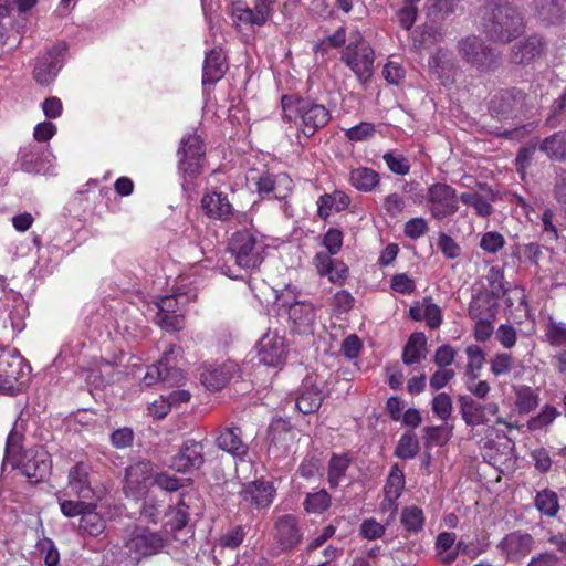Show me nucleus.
Here are the masks:
<instances>
[{
  "instance_id": "nucleus-1",
  "label": "nucleus",
  "mask_w": 566,
  "mask_h": 566,
  "mask_svg": "<svg viewBox=\"0 0 566 566\" xmlns=\"http://www.w3.org/2000/svg\"><path fill=\"white\" fill-rule=\"evenodd\" d=\"M282 120L293 126L298 140H308L332 120V112L324 104L298 93L281 96Z\"/></svg>"
},
{
  "instance_id": "nucleus-2",
  "label": "nucleus",
  "mask_w": 566,
  "mask_h": 566,
  "mask_svg": "<svg viewBox=\"0 0 566 566\" xmlns=\"http://www.w3.org/2000/svg\"><path fill=\"white\" fill-rule=\"evenodd\" d=\"M483 29L491 40L507 43L523 32L524 19L511 4H496L483 18Z\"/></svg>"
},
{
  "instance_id": "nucleus-3",
  "label": "nucleus",
  "mask_w": 566,
  "mask_h": 566,
  "mask_svg": "<svg viewBox=\"0 0 566 566\" xmlns=\"http://www.w3.org/2000/svg\"><path fill=\"white\" fill-rule=\"evenodd\" d=\"M166 546L167 537L147 526L135 524L125 531L123 547L136 564L163 553Z\"/></svg>"
},
{
  "instance_id": "nucleus-4",
  "label": "nucleus",
  "mask_w": 566,
  "mask_h": 566,
  "mask_svg": "<svg viewBox=\"0 0 566 566\" xmlns=\"http://www.w3.org/2000/svg\"><path fill=\"white\" fill-rule=\"evenodd\" d=\"M340 61L360 81H367L373 75L375 52L360 31L350 33L348 44L340 52Z\"/></svg>"
},
{
  "instance_id": "nucleus-5",
  "label": "nucleus",
  "mask_w": 566,
  "mask_h": 566,
  "mask_svg": "<svg viewBox=\"0 0 566 566\" xmlns=\"http://www.w3.org/2000/svg\"><path fill=\"white\" fill-rule=\"evenodd\" d=\"M228 250L235 264L244 270L258 269L264 261L265 245L249 230L235 231L229 240Z\"/></svg>"
},
{
  "instance_id": "nucleus-6",
  "label": "nucleus",
  "mask_w": 566,
  "mask_h": 566,
  "mask_svg": "<svg viewBox=\"0 0 566 566\" xmlns=\"http://www.w3.org/2000/svg\"><path fill=\"white\" fill-rule=\"evenodd\" d=\"M459 53L463 61L481 73L494 72L501 65V53L475 35L459 42Z\"/></svg>"
},
{
  "instance_id": "nucleus-7",
  "label": "nucleus",
  "mask_w": 566,
  "mask_h": 566,
  "mask_svg": "<svg viewBox=\"0 0 566 566\" xmlns=\"http://www.w3.org/2000/svg\"><path fill=\"white\" fill-rule=\"evenodd\" d=\"M424 201L431 218L443 220L458 212L460 196L451 185L434 182L428 187Z\"/></svg>"
},
{
  "instance_id": "nucleus-8",
  "label": "nucleus",
  "mask_w": 566,
  "mask_h": 566,
  "mask_svg": "<svg viewBox=\"0 0 566 566\" xmlns=\"http://www.w3.org/2000/svg\"><path fill=\"white\" fill-rule=\"evenodd\" d=\"M29 368L17 350L0 348V392L13 395L19 391Z\"/></svg>"
},
{
  "instance_id": "nucleus-9",
  "label": "nucleus",
  "mask_w": 566,
  "mask_h": 566,
  "mask_svg": "<svg viewBox=\"0 0 566 566\" xmlns=\"http://www.w3.org/2000/svg\"><path fill=\"white\" fill-rule=\"evenodd\" d=\"M178 169L189 178L202 174L206 161V145L197 133L184 136L178 148Z\"/></svg>"
},
{
  "instance_id": "nucleus-10",
  "label": "nucleus",
  "mask_w": 566,
  "mask_h": 566,
  "mask_svg": "<svg viewBox=\"0 0 566 566\" xmlns=\"http://www.w3.org/2000/svg\"><path fill=\"white\" fill-rule=\"evenodd\" d=\"M304 530L301 518L294 514L277 517L273 526V539L280 553H291L303 542Z\"/></svg>"
},
{
  "instance_id": "nucleus-11",
  "label": "nucleus",
  "mask_w": 566,
  "mask_h": 566,
  "mask_svg": "<svg viewBox=\"0 0 566 566\" xmlns=\"http://www.w3.org/2000/svg\"><path fill=\"white\" fill-rule=\"evenodd\" d=\"M175 345H169L163 354V357L156 363L147 367L143 377V384L146 387L156 384H164L167 387L178 386L185 379L184 373L176 365L170 363V356L175 353Z\"/></svg>"
},
{
  "instance_id": "nucleus-12",
  "label": "nucleus",
  "mask_w": 566,
  "mask_h": 566,
  "mask_svg": "<svg viewBox=\"0 0 566 566\" xmlns=\"http://www.w3.org/2000/svg\"><path fill=\"white\" fill-rule=\"evenodd\" d=\"M535 547L534 537L524 531H513L504 535L496 544L499 555L506 562H522Z\"/></svg>"
},
{
  "instance_id": "nucleus-13",
  "label": "nucleus",
  "mask_w": 566,
  "mask_h": 566,
  "mask_svg": "<svg viewBox=\"0 0 566 566\" xmlns=\"http://www.w3.org/2000/svg\"><path fill=\"white\" fill-rule=\"evenodd\" d=\"M17 467L32 483H39L51 473V455L44 447L35 446L23 453Z\"/></svg>"
},
{
  "instance_id": "nucleus-14",
  "label": "nucleus",
  "mask_w": 566,
  "mask_h": 566,
  "mask_svg": "<svg viewBox=\"0 0 566 566\" xmlns=\"http://www.w3.org/2000/svg\"><path fill=\"white\" fill-rule=\"evenodd\" d=\"M328 394L314 376L307 375L295 391V408L303 415L318 411Z\"/></svg>"
},
{
  "instance_id": "nucleus-15",
  "label": "nucleus",
  "mask_w": 566,
  "mask_h": 566,
  "mask_svg": "<svg viewBox=\"0 0 566 566\" xmlns=\"http://www.w3.org/2000/svg\"><path fill=\"white\" fill-rule=\"evenodd\" d=\"M547 43L542 35L531 34L512 45L511 61L522 66L531 65L545 55Z\"/></svg>"
},
{
  "instance_id": "nucleus-16",
  "label": "nucleus",
  "mask_w": 566,
  "mask_h": 566,
  "mask_svg": "<svg viewBox=\"0 0 566 566\" xmlns=\"http://www.w3.org/2000/svg\"><path fill=\"white\" fill-rule=\"evenodd\" d=\"M276 494V489L270 481L255 480L242 485L239 496L241 504L251 509L269 507Z\"/></svg>"
},
{
  "instance_id": "nucleus-17",
  "label": "nucleus",
  "mask_w": 566,
  "mask_h": 566,
  "mask_svg": "<svg viewBox=\"0 0 566 566\" xmlns=\"http://www.w3.org/2000/svg\"><path fill=\"white\" fill-rule=\"evenodd\" d=\"M235 371L233 361L205 363L200 368V381L210 391H218L227 386Z\"/></svg>"
},
{
  "instance_id": "nucleus-18",
  "label": "nucleus",
  "mask_w": 566,
  "mask_h": 566,
  "mask_svg": "<svg viewBox=\"0 0 566 566\" xmlns=\"http://www.w3.org/2000/svg\"><path fill=\"white\" fill-rule=\"evenodd\" d=\"M203 213L212 220L229 222L234 216V207L228 195L221 191L206 192L200 201Z\"/></svg>"
},
{
  "instance_id": "nucleus-19",
  "label": "nucleus",
  "mask_w": 566,
  "mask_h": 566,
  "mask_svg": "<svg viewBox=\"0 0 566 566\" xmlns=\"http://www.w3.org/2000/svg\"><path fill=\"white\" fill-rule=\"evenodd\" d=\"M259 361L263 365L276 367L285 361L286 349L283 337L277 334H264L255 346Z\"/></svg>"
},
{
  "instance_id": "nucleus-20",
  "label": "nucleus",
  "mask_w": 566,
  "mask_h": 566,
  "mask_svg": "<svg viewBox=\"0 0 566 566\" xmlns=\"http://www.w3.org/2000/svg\"><path fill=\"white\" fill-rule=\"evenodd\" d=\"M276 0H255L253 8L237 4L233 8L232 15L234 21L248 25H264L272 17Z\"/></svg>"
},
{
  "instance_id": "nucleus-21",
  "label": "nucleus",
  "mask_w": 566,
  "mask_h": 566,
  "mask_svg": "<svg viewBox=\"0 0 566 566\" xmlns=\"http://www.w3.org/2000/svg\"><path fill=\"white\" fill-rule=\"evenodd\" d=\"M205 463L203 443L187 440L171 459V468L180 473L199 469Z\"/></svg>"
},
{
  "instance_id": "nucleus-22",
  "label": "nucleus",
  "mask_w": 566,
  "mask_h": 566,
  "mask_svg": "<svg viewBox=\"0 0 566 566\" xmlns=\"http://www.w3.org/2000/svg\"><path fill=\"white\" fill-rule=\"evenodd\" d=\"M216 444L220 450L238 459H244L249 452V444L243 439L242 428L237 424L220 428L216 437Z\"/></svg>"
},
{
  "instance_id": "nucleus-23",
  "label": "nucleus",
  "mask_w": 566,
  "mask_h": 566,
  "mask_svg": "<svg viewBox=\"0 0 566 566\" xmlns=\"http://www.w3.org/2000/svg\"><path fill=\"white\" fill-rule=\"evenodd\" d=\"M154 475V465L148 460L138 461L125 471L124 490L132 495H139L146 491Z\"/></svg>"
},
{
  "instance_id": "nucleus-24",
  "label": "nucleus",
  "mask_w": 566,
  "mask_h": 566,
  "mask_svg": "<svg viewBox=\"0 0 566 566\" xmlns=\"http://www.w3.org/2000/svg\"><path fill=\"white\" fill-rule=\"evenodd\" d=\"M313 265L319 276H326L336 285H343L349 276V268L339 260L329 258L328 253L316 252L313 258Z\"/></svg>"
},
{
  "instance_id": "nucleus-25",
  "label": "nucleus",
  "mask_w": 566,
  "mask_h": 566,
  "mask_svg": "<svg viewBox=\"0 0 566 566\" xmlns=\"http://www.w3.org/2000/svg\"><path fill=\"white\" fill-rule=\"evenodd\" d=\"M291 329L297 334H313L316 322V308L311 302L297 301L289 307Z\"/></svg>"
},
{
  "instance_id": "nucleus-26",
  "label": "nucleus",
  "mask_w": 566,
  "mask_h": 566,
  "mask_svg": "<svg viewBox=\"0 0 566 566\" xmlns=\"http://www.w3.org/2000/svg\"><path fill=\"white\" fill-rule=\"evenodd\" d=\"M256 191L260 196L273 195L276 199L286 198L293 190V180L285 174H262L255 181Z\"/></svg>"
},
{
  "instance_id": "nucleus-27",
  "label": "nucleus",
  "mask_w": 566,
  "mask_h": 566,
  "mask_svg": "<svg viewBox=\"0 0 566 566\" xmlns=\"http://www.w3.org/2000/svg\"><path fill=\"white\" fill-rule=\"evenodd\" d=\"M524 93L516 88H505L497 92L490 102V111L499 117L512 115L524 102Z\"/></svg>"
},
{
  "instance_id": "nucleus-28",
  "label": "nucleus",
  "mask_w": 566,
  "mask_h": 566,
  "mask_svg": "<svg viewBox=\"0 0 566 566\" xmlns=\"http://www.w3.org/2000/svg\"><path fill=\"white\" fill-rule=\"evenodd\" d=\"M91 465L80 461L69 471L67 483L72 493L80 499L88 500L94 495L90 482Z\"/></svg>"
},
{
  "instance_id": "nucleus-29",
  "label": "nucleus",
  "mask_w": 566,
  "mask_h": 566,
  "mask_svg": "<svg viewBox=\"0 0 566 566\" xmlns=\"http://www.w3.org/2000/svg\"><path fill=\"white\" fill-rule=\"evenodd\" d=\"M228 71L227 57L221 49L210 50L205 57L202 67V84L214 85Z\"/></svg>"
},
{
  "instance_id": "nucleus-30",
  "label": "nucleus",
  "mask_w": 566,
  "mask_h": 566,
  "mask_svg": "<svg viewBox=\"0 0 566 566\" xmlns=\"http://www.w3.org/2000/svg\"><path fill=\"white\" fill-rule=\"evenodd\" d=\"M405 485V473L397 463H394L390 467V471L384 486L382 505L385 509H397V500L401 496Z\"/></svg>"
},
{
  "instance_id": "nucleus-31",
  "label": "nucleus",
  "mask_w": 566,
  "mask_h": 566,
  "mask_svg": "<svg viewBox=\"0 0 566 566\" xmlns=\"http://www.w3.org/2000/svg\"><path fill=\"white\" fill-rule=\"evenodd\" d=\"M350 202V197L342 190L324 193L319 196L316 201L317 216L319 219L326 221L333 211H344L349 207Z\"/></svg>"
},
{
  "instance_id": "nucleus-32",
  "label": "nucleus",
  "mask_w": 566,
  "mask_h": 566,
  "mask_svg": "<svg viewBox=\"0 0 566 566\" xmlns=\"http://www.w3.org/2000/svg\"><path fill=\"white\" fill-rule=\"evenodd\" d=\"M60 67L56 53L49 51L35 64L33 77L38 84L46 86L54 81Z\"/></svg>"
},
{
  "instance_id": "nucleus-33",
  "label": "nucleus",
  "mask_w": 566,
  "mask_h": 566,
  "mask_svg": "<svg viewBox=\"0 0 566 566\" xmlns=\"http://www.w3.org/2000/svg\"><path fill=\"white\" fill-rule=\"evenodd\" d=\"M497 304L489 292H479L472 296L468 314L471 319L495 318Z\"/></svg>"
},
{
  "instance_id": "nucleus-34",
  "label": "nucleus",
  "mask_w": 566,
  "mask_h": 566,
  "mask_svg": "<svg viewBox=\"0 0 566 566\" xmlns=\"http://www.w3.org/2000/svg\"><path fill=\"white\" fill-rule=\"evenodd\" d=\"M352 463L353 457L349 452L331 455L327 468V482L331 489H336L339 485Z\"/></svg>"
},
{
  "instance_id": "nucleus-35",
  "label": "nucleus",
  "mask_w": 566,
  "mask_h": 566,
  "mask_svg": "<svg viewBox=\"0 0 566 566\" xmlns=\"http://www.w3.org/2000/svg\"><path fill=\"white\" fill-rule=\"evenodd\" d=\"M534 8L538 20L546 25L560 22L565 14L563 0H535Z\"/></svg>"
},
{
  "instance_id": "nucleus-36",
  "label": "nucleus",
  "mask_w": 566,
  "mask_h": 566,
  "mask_svg": "<svg viewBox=\"0 0 566 566\" xmlns=\"http://www.w3.org/2000/svg\"><path fill=\"white\" fill-rule=\"evenodd\" d=\"M429 66L442 85L448 86L454 83L458 66L453 61L446 59V54L441 51L430 56Z\"/></svg>"
},
{
  "instance_id": "nucleus-37",
  "label": "nucleus",
  "mask_w": 566,
  "mask_h": 566,
  "mask_svg": "<svg viewBox=\"0 0 566 566\" xmlns=\"http://www.w3.org/2000/svg\"><path fill=\"white\" fill-rule=\"evenodd\" d=\"M349 184L361 192H371L380 182V175L368 167H358L349 171Z\"/></svg>"
},
{
  "instance_id": "nucleus-38",
  "label": "nucleus",
  "mask_w": 566,
  "mask_h": 566,
  "mask_svg": "<svg viewBox=\"0 0 566 566\" xmlns=\"http://www.w3.org/2000/svg\"><path fill=\"white\" fill-rule=\"evenodd\" d=\"M533 503L541 515L548 518L556 517L560 511L559 496L549 488L538 491Z\"/></svg>"
},
{
  "instance_id": "nucleus-39",
  "label": "nucleus",
  "mask_w": 566,
  "mask_h": 566,
  "mask_svg": "<svg viewBox=\"0 0 566 566\" xmlns=\"http://www.w3.org/2000/svg\"><path fill=\"white\" fill-rule=\"evenodd\" d=\"M43 151L36 146H28L20 149V169L28 174H40L44 170L45 163L42 159Z\"/></svg>"
},
{
  "instance_id": "nucleus-40",
  "label": "nucleus",
  "mask_w": 566,
  "mask_h": 566,
  "mask_svg": "<svg viewBox=\"0 0 566 566\" xmlns=\"http://www.w3.org/2000/svg\"><path fill=\"white\" fill-rule=\"evenodd\" d=\"M539 149L551 159L566 161V130H559L546 137Z\"/></svg>"
},
{
  "instance_id": "nucleus-41",
  "label": "nucleus",
  "mask_w": 566,
  "mask_h": 566,
  "mask_svg": "<svg viewBox=\"0 0 566 566\" xmlns=\"http://www.w3.org/2000/svg\"><path fill=\"white\" fill-rule=\"evenodd\" d=\"M460 413L468 426L484 424L488 422L483 418L481 405L470 396H460L458 399Z\"/></svg>"
},
{
  "instance_id": "nucleus-42",
  "label": "nucleus",
  "mask_w": 566,
  "mask_h": 566,
  "mask_svg": "<svg viewBox=\"0 0 566 566\" xmlns=\"http://www.w3.org/2000/svg\"><path fill=\"white\" fill-rule=\"evenodd\" d=\"M426 345H427V336L423 332L412 333L409 336V338L402 349L401 359H402L403 364L413 365V364L418 363L421 358V350L426 347Z\"/></svg>"
},
{
  "instance_id": "nucleus-43",
  "label": "nucleus",
  "mask_w": 566,
  "mask_h": 566,
  "mask_svg": "<svg viewBox=\"0 0 566 566\" xmlns=\"http://www.w3.org/2000/svg\"><path fill=\"white\" fill-rule=\"evenodd\" d=\"M400 523L409 534H417L423 530L426 516L417 505L405 506L401 511Z\"/></svg>"
},
{
  "instance_id": "nucleus-44",
  "label": "nucleus",
  "mask_w": 566,
  "mask_h": 566,
  "mask_svg": "<svg viewBox=\"0 0 566 566\" xmlns=\"http://www.w3.org/2000/svg\"><path fill=\"white\" fill-rule=\"evenodd\" d=\"M468 363L465 365L464 376L469 381L476 380L485 361V353L479 345H469L465 348Z\"/></svg>"
},
{
  "instance_id": "nucleus-45",
  "label": "nucleus",
  "mask_w": 566,
  "mask_h": 566,
  "mask_svg": "<svg viewBox=\"0 0 566 566\" xmlns=\"http://www.w3.org/2000/svg\"><path fill=\"white\" fill-rule=\"evenodd\" d=\"M106 527L104 517L96 512V509H87L80 518L78 528L81 532L88 534L90 536L101 535Z\"/></svg>"
},
{
  "instance_id": "nucleus-46",
  "label": "nucleus",
  "mask_w": 566,
  "mask_h": 566,
  "mask_svg": "<svg viewBox=\"0 0 566 566\" xmlns=\"http://www.w3.org/2000/svg\"><path fill=\"white\" fill-rule=\"evenodd\" d=\"M332 505V496L325 489L307 493L304 500V509L307 513L322 514Z\"/></svg>"
},
{
  "instance_id": "nucleus-47",
  "label": "nucleus",
  "mask_w": 566,
  "mask_h": 566,
  "mask_svg": "<svg viewBox=\"0 0 566 566\" xmlns=\"http://www.w3.org/2000/svg\"><path fill=\"white\" fill-rule=\"evenodd\" d=\"M419 449V441L415 432L407 431L400 437L394 454L399 459L409 460L413 459L418 454Z\"/></svg>"
},
{
  "instance_id": "nucleus-48",
  "label": "nucleus",
  "mask_w": 566,
  "mask_h": 566,
  "mask_svg": "<svg viewBox=\"0 0 566 566\" xmlns=\"http://www.w3.org/2000/svg\"><path fill=\"white\" fill-rule=\"evenodd\" d=\"M460 201L463 205L472 207L475 213L482 218H489L494 212L490 200L479 192H462L460 195Z\"/></svg>"
},
{
  "instance_id": "nucleus-49",
  "label": "nucleus",
  "mask_w": 566,
  "mask_h": 566,
  "mask_svg": "<svg viewBox=\"0 0 566 566\" xmlns=\"http://www.w3.org/2000/svg\"><path fill=\"white\" fill-rule=\"evenodd\" d=\"M515 406L520 413H530L539 401L538 395L528 386H522L515 391Z\"/></svg>"
},
{
  "instance_id": "nucleus-50",
  "label": "nucleus",
  "mask_w": 566,
  "mask_h": 566,
  "mask_svg": "<svg viewBox=\"0 0 566 566\" xmlns=\"http://www.w3.org/2000/svg\"><path fill=\"white\" fill-rule=\"evenodd\" d=\"M490 371L494 377L509 375L514 366V357L511 353H496L489 361Z\"/></svg>"
},
{
  "instance_id": "nucleus-51",
  "label": "nucleus",
  "mask_w": 566,
  "mask_h": 566,
  "mask_svg": "<svg viewBox=\"0 0 566 566\" xmlns=\"http://www.w3.org/2000/svg\"><path fill=\"white\" fill-rule=\"evenodd\" d=\"M559 415V411L555 407L545 405L537 416L532 417L527 421V428L531 431L542 430L552 424Z\"/></svg>"
},
{
  "instance_id": "nucleus-52",
  "label": "nucleus",
  "mask_w": 566,
  "mask_h": 566,
  "mask_svg": "<svg viewBox=\"0 0 566 566\" xmlns=\"http://www.w3.org/2000/svg\"><path fill=\"white\" fill-rule=\"evenodd\" d=\"M382 159L392 174L406 176L410 171L409 159L400 153L387 151L382 155Z\"/></svg>"
},
{
  "instance_id": "nucleus-53",
  "label": "nucleus",
  "mask_w": 566,
  "mask_h": 566,
  "mask_svg": "<svg viewBox=\"0 0 566 566\" xmlns=\"http://www.w3.org/2000/svg\"><path fill=\"white\" fill-rule=\"evenodd\" d=\"M346 28L339 27L333 34L324 36L314 45V51L324 55L329 48H342L346 42Z\"/></svg>"
},
{
  "instance_id": "nucleus-54",
  "label": "nucleus",
  "mask_w": 566,
  "mask_h": 566,
  "mask_svg": "<svg viewBox=\"0 0 566 566\" xmlns=\"http://www.w3.org/2000/svg\"><path fill=\"white\" fill-rule=\"evenodd\" d=\"M344 242V233L337 228H329L322 238V245L326 249L322 253H328L329 258L340 252Z\"/></svg>"
},
{
  "instance_id": "nucleus-55",
  "label": "nucleus",
  "mask_w": 566,
  "mask_h": 566,
  "mask_svg": "<svg viewBox=\"0 0 566 566\" xmlns=\"http://www.w3.org/2000/svg\"><path fill=\"white\" fill-rule=\"evenodd\" d=\"M545 336L547 342L552 346L566 345V326L562 322H556L552 316L548 318V323L545 329Z\"/></svg>"
},
{
  "instance_id": "nucleus-56",
  "label": "nucleus",
  "mask_w": 566,
  "mask_h": 566,
  "mask_svg": "<svg viewBox=\"0 0 566 566\" xmlns=\"http://www.w3.org/2000/svg\"><path fill=\"white\" fill-rule=\"evenodd\" d=\"M505 243L503 234L493 230L482 234L479 245L486 254H496L504 248Z\"/></svg>"
},
{
  "instance_id": "nucleus-57",
  "label": "nucleus",
  "mask_w": 566,
  "mask_h": 566,
  "mask_svg": "<svg viewBox=\"0 0 566 566\" xmlns=\"http://www.w3.org/2000/svg\"><path fill=\"white\" fill-rule=\"evenodd\" d=\"M432 412L442 421L450 419L453 410L451 397L446 392H440L432 398Z\"/></svg>"
},
{
  "instance_id": "nucleus-58",
  "label": "nucleus",
  "mask_w": 566,
  "mask_h": 566,
  "mask_svg": "<svg viewBox=\"0 0 566 566\" xmlns=\"http://www.w3.org/2000/svg\"><path fill=\"white\" fill-rule=\"evenodd\" d=\"M423 318L427 321L428 327L431 329L438 328L442 323V311L441 307L433 303L431 296H426L423 298Z\"/></svg>"
},
{
  "instance_id": "nucleus-59",
  "label": "nucleus",
  "mask_w": 566,
  "mask_h": 566,
  "mask_svg": "<svg viewBox=\"0 0 566 566\" xmlns=\"http://www.w3.org/2000/svg\"><path fill=\"white\" fill-rule=\"evenodd\" d=\"M437 244L447 260H455L461 255V247L446 232L439 233Z\"/></svg>"
},
{
  "instance_id": "nucleus-60",
  "label": "nucleus",
  "mask_w": 566,
  "mask_h": 566,
  "mask_svg": "<svg viewBox=\"0 0 566 566\" xmlns=\"http://www.w3.org/2000/svg\"><path fill=\"white\" fill-rule=\"evenodd\" d=\"M155 322L166 332H178L184 327V316L181 314L157 312Z\"/></svg>"
},
{
  "instance_id": "nucleus-61",
  "label": "nucleus",
  "mask_w": 566,
  "mask_h": 566,
  "mask_svg": "<svg viewBox=\"0 0 566 566\" xmlns=\"http://www.w3.org/2000/svg\"><path fill=\"white\" fill-rule=\"evenodd\" d=\"M168 515L170 516L167 521V525L171 531H181L189 521L188 506L180 504L176 507H170Z\"/></svg>"
},
{
  "instance_id": "nucleus-62",
  "label": "nucleus",
  "mask_w": 566,
  "mask_h": 566,
  "mask_svg": "<svg viewBox=\"0 0 566 566\" xmlns=\"http://www.w3.org/2000/svg\"><path fill=\"white\" fill-rule=\"evenodd\" d=\"M429 231L428 221L423 217L411 218L403 226V233L411 240H418Z\"/></svg>"
},
{
  "instance_id": "nucleus-63",
  "label": "nucleus",
  "mask_w": 566,
  "mask_h": 566,
  "mask_svg": "<svg viewBox=\"0 0 566 566\" xmlns=\"http://www.w3.org/2000/svg\"><path fill=\"white\" fill-rule=\"evenodd\" d=\"M375 132L376 128L373 123L361 122L345 130V136L350 142H364L370 138Z\"/></svg>"
},
{
  "instance_id": "nucleus-64",
  "label": "nucleus",
  "mask_w": 566,
  "mask_h": 566,
  "mask_svg": "<svg viewBox=\"0 0 566 566\" xmlns=\"http://www.w3.org/2000/svg\"><path fill=\"white\" fill-rule=\"evenodd\" d=\"M36 547L44 554V563L46 566H57L60 563V553L52 539L43 537L38 542Z\"/></svg>"
}]
</instances>
